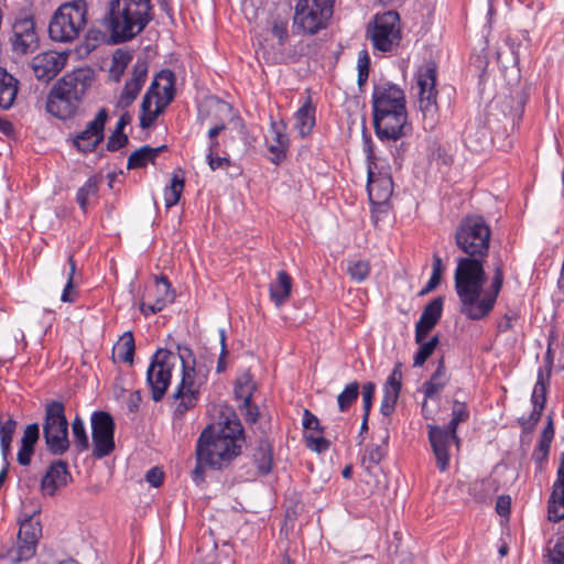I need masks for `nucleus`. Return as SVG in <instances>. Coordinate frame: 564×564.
Returning a JSON list of instances; mask_svg holds the SVG:
<instances>
[{
	"label": "nucleus",
	"mask_w": 564,
	"mask_h": 564,
	"mask_svg": "<svg viewBox=\"0 0 564 564\" xmlns=\"http://www.w3.org/2000/svg\"><path fill=\"white\" fill-rule=\"evenodd\" d=\"M453 237L456 248L464 254L457 258L454 272L459 313L468 319L480 321L491 313L501 292L503 264L501 260L495 264L490 286L484 292L488 279L485 264L490 250V226L482 215L468 214L460 219Z\"/></svg>",
	"instance_id": "obj_1"
},
{
	"label": "nucleus",
	"mask_w": 564,
	"mask_h": 564,
	"mask_svg": "<svg viewBox=\"0 0 564 564\" xmlns=\"http://www.w3.org/2000/svg\"><path fill=\"white\" fill-rule=\"evenodd\" d=\"M245 430L236 414L231 411L218 426L207 425L196 442V466L192 471V480L198 486L205 481V468L221 470L242 452Z\"/></svg>",
	"instance_id": "obj_2"
},
{
	"label": "nucleus",
	"mask_w": 564,
	"mask_h": 564,
	"mask_svg": "<svg viewBox=\"0 0 564 564\" xmlns=\"http://www.w3.org/2000/svg\"><path fill=\"white\" fill-rule=\"evenodd\" d=\"M95 80L96 72L89 66L66 73L52 86L46 98V111L61 120L73 118Z\"/></svg>",
	"instance_id": "obj_3"
},
{
	"label": "nucleus",
	"mask_w": 564,
	"mask_h": 564,
	"mask_svg": "<svg viewBox=\"0 0 564 564\" xmlns=\"http://www.w3.org/2000/svg\"><path fill=\"white\" fill-rule=\"evenodd\" d=\"M151 20V14L140 10L131 11L122 0H109L101 25L110 32L107 43L117 45L134 39Z\"/></svg>",
	"instance_id": "obj_4"
},
{
	"label": "nucleus",
	"mask_w": 564,
	"mask_h": 564,
	"mask_svg": "<svg viewBox=\"0 0 564 564\" xmlns=\"http://www.w3.org/2000/svg\"><path fill=\"white\" fill-rule=\"evenodd\" d=\"M87 23L86 0H73L61 4L48 23V36L58 43H70L79 36Z\"/></svg>",
	"instance_id": "obj_5"
},
{
	"label": "nucleus",
	"mask_w": 564,
	"mask_h": 564,
	"mask_svg": "<svg viewBox=\"0 0 564 564\" xmlns=\"http://www.w3.org/2000/svg\"><path fill=\"white\" fill-rule=\"evenodd\" d=\"M40 512V507L26 511V507L24 506L19 517L20 529L17 545L11 546L6 552H1L0 558L8 560L12 564H18L35 555L37 542L42 535V525L36 518Z\"/></svg>",
	"instance_id": "obj_6"
},
{
	"label": "nucleus",
	"mask_w": 564,
	"mask_h": 564,
	"mask_svg": "<svg viewBox=\"0 0 564 564\" xmlns=\"http://www.w3.org/2000/svg\"><path fill=\"white\" fill-rule=\"evenodd\" d=\"M68 425L64 402H46L42 426L46 449L51 455L62 456L69 449Z\"/></svg>",
	"instance_id": "obj_7"
},
{
	"label": "nucleus",
	"mask_w": 564,
	"mask_h": 564,
	"mask_svg": "<svg viewBox=\"0 0 564 564\" xmlns=\"http://www.w3.org/2000/svg\"><path fill=\"white\" fill-rule=\"evenodd\" d=\"M437 80V65L433 61L426 62L420 67L417 73L419 86V108L423 117V127L426 131H432L440 119V108L437 105V90L435 88Z\"/></svg>",
	"instance_id": "obj_8"
},
{
	"label": "nucleus",
	"mask_w": 564,
	"mask_h": 564,
	"mask_svg": "<svg viewBox=\"0 0 564 564\" xmlns=\"http://www.w3.org/2000/svg\"><path fill=\"white\" fill-rule=\"evenodd\" d=\"M335 0H297L293 26L307 35H315L328 26Z\"/></svg>",
	"instance_id": "obj_9"
},
{
	"label": "nucleus",
	"mask_w": 564,
	"mask_h": 564,
	"mask_svg": "<svg viewBox=\"0 0 564 564\" xmlns=\"http://www.w3.org/2000/svg\"><path fill=\"white\" fill-rule=\"evenodd\" d=\"M176 361V355L165 348H159L151 357L147 370V384L154 402H160L165 397Z\"/></svg>",
	"instance_id": "obj_10"
},
{
	"label": "nucleus",
	"mask_w": 564,
	"mask_h": 564,
	"mask_svg": "<svg viewBox=\"0 0 564 564\" xmlns=\"http://www.w3.org/2000/svg\"><path fill=\"white\" fill-rule=\"evenodd\" d=\"M11 30L9 43L14 54L28 55L40 48V35L32 13L20 11L12 22Z\"/></svg>",
	"instance_id": "obj_11"
},
{
	"label": "nucleus",
	"mask_w": 564,
	"mask_h": 564,
	"mask_svg": "<svg viewBox=\"0 0 564 564\" xmlns=\"http://www.w3.org/2000/svg\"><path fill=\"white\" fill-rule=\"evenodd\" d=\"M368 33L376 50L391 52L399 46L402 39L399 13L391 10L376 14L373 26L368 29Z\"/></svg>",
	"instance_id": "obj_12"
},
{
	"label": "nucleus",
	"mask_w": 564,
	"mask_h": 564,
	"mask_svg": "<svg viewBox=\"0 0 564 564\" xmlns=\"http://www.w3.org/2000/svg\"><path fill=\"white\" fill-rule=\"evenodd\" d=\"M458 425L459 423L453 419L445 426L427 425L429 441L440 471L447 470L449 466V447L452 443H455L457 447L460 444V438L457 435Z\"/></svg>",
	"instance_id": "obj_13"
},
{
	"label": "nucleus",
	"mask_w": 564,
	"mask_h": 564,
	"mask_svg": "<svg viewBox=\"0 0 564 564\" xmlns=\"http://www.w3.org/2000/svg\"><path fill=\"white\" fill-rule=\"evenodd\" d=\"M377 138L382 142L398 141L412 131L406 110L372 112Z\"/></svg>",
	"instance_id": "obj_14"
},
{
	"label": "nucleus",
	"mask_w": 564,
	"mask_h": 564,
	"mask_svg": "<svg viewBox=\"0 0 564 564\" xmlns=\"http://www.w3.org/2000/svg\"><path fill=\"white\" fill-rule=\"evenodd\" d=\"M93 456L101 459L109 456L116 447L115 431L116 423L112 415L107 411H95L90 417Z\"/></svg>",
	"instance_id": "obj_15"
},
{
	"label": "nucleus",
	"mask_w": 564,
	"mask_h": 564,
	"mask_svg": "<svg viewBox=\"0 0 564 564\" xmlns=\"http://www.w3.org/2000/svg\"><path fill=\"white\" fill-rule=\"evenodd\" d=\"M371 107L372 112L406 110L405 94L392 82H373Z\"/></svg>",
	"instance_id": "obj_16"
},
{
	"label": "nucleus",
	"mask_w": 564,
	"mask_h": 564,
	"mask_svg": "<svg viewBox=\"0 0 564 564\" xmlns=\"http://www.w3.org/2000/svg\"><path fill=\"white\" fill-rule=\"evenodd\" d=\"M195 368L193 365H185L182 369V379L172 394V399L177 402L174 409V415L182 417L189 410L194 409L199 399V390L194 388Z\"/></svg>",
	"instance_id": "obj_17"
},
{
	"label": "nucleus",
	"mask_w": 564,
	"mask_h": 564,
	"mask_svg": "<svg viewBox=\"0 0 564 564\" xmlns=\"http://www.w3.org/2000/svg\"><path fill=\"white\" fill-rule=\"evenodd\" d=\"M107 120V109H99L94 120L89 121L86 128L74 137V148L84 154L94 152L105 139V126Z\"/></svg>",
	"instance_id": "obj_18"
},
{
	"label": "nucleus",
	"mask_w": 564,
	"mask_h": 564,
	"mask_svg": "<svg viewBox=\"0 0 564 564\" xmlns=\"http://www.w3.org/2000/svg\"><path fill=\"white\" fill-rule=\"evenodd\" d=\"M550 379L551 377H549L547 373H544L542 368H539L536 382L531 394V402L533 406L532 412L528 417L521 416L518 420L523 432H532L540 421L546 403V392L550 386Z\"/></svg>",
	"instance_id": "obj_19"
},
{
	"label": "nucleus",
	"mask_w": 564,
	"mask_h": 564,
	"mask_svg": "<svg viewBox=\"0 0 564 564\" xmlns=\"http://www.w3.org/2000/svg\"><path fill=\"white\" fill-rule=\"evenodd\" d=\"M68 52L47 51L34 56L30 66L37 80L48 83L65 67Z\"/></svg>",
	"instance_id": "obj_20"
},
{
	"label": "nucleus",
	"mask_w": 564,
	"mask_h": 564,
	"mask_svg": "<svg viewBox=\"0 0 564 564\" xmlns=\"http://www.w3.org/2000/svg\"><path fill=\"white\" fill-rule=\"evenodd\" d=\"M148 70L149 62L147 57H138L132 67V76L129 80L126 82L121 91L118 101L119 107L124 109L134 102L148 78Z\"/></svg>",
	"instance_id": "obj_21"
},
{
	"label": "nucleus",
	"mask_w": 564,
	"mask_h": 564,
	"mask_svg": "<svg viewBox=\"0 0 564 564\" xmlns=\"http://www.w3.org/2000/svg\"><path fill=\"white\" fill-rule=\"evenodd\" d=\"M72 481L73 476L68 469L67 462L56 459L50 464L42 477L41 489L44 495L53 497L59 489L66 487Z\"/></svg>",
	"instance_id": "obj_22"
},
{
	"label": "nucleus",
	"mask_w": 564,
	"mask_h": 564,
	"mask_svg": "<svg viewBox=\"0 0 564 564\" xmlns=\"http://www.w3.org/2000/svg\"><path fill=\"white\" fill-rule=\"evenodd\" d=\"M533 86L524 83L511 90L510 95L505 98L501 109L505 117L510 118L512 127L519 124L524 113V107L531 96Z\"/></svg>",
	"instance_id": "obj_23"
},
{
	"label": "nucleus",
	"mask_w": 564,
	"mask_h": 564,
	"mask_svg": "<svg viewBox=\"0 0 564 564\" xmlns=\"http://www.w3.org/2000/svg\"><path fill=\"white\" fill-rule=\"evenodd\" d=\"M445 297L440 295L431 300L415 324V343L426 339L433 328L438 324L444 307Z\"/></svg>",
	"instance_id": "obj_24"
},
{
	"label": "nucleus",
	"mask_w": 564,
	"mask_h": 564,
	"mask_svg": "<svg viewBox=\"0 0 564 564\" xmlns=\"http://www.w3.org/2000/svg\"><path fill=\"white\" fill-rule=\"evenodd\" d=\"M547 519L554 523L564 519V453L560 455L556 479L547 500Z\"/></svg>",
	"instance_id": "obj_25"
},
{
	"label": "nucleus",
	"mask_w": 564,
	"mask_h": 564,
	"mask_svg": "<svg viewBox=\"0 0 564 564\" xmlns=\"http://www.w3.org/2000/svg\"><path fill=\"white\" fill-rule=\"evenodd\" d=\"M367 192L372 205L386 206L393 192L391 175L376 174L369 170Z\"/></svg>",
	"instance_id": "obj_26"
},
{
	"label": "nucleus",
	"mask_w": 564,
	"mask_h": 564,
	"mask_svg": "<svg viewBox=\"0 0 564 564\" xmlns=\"http://www.w3.org/2000/svg\"><path fill=\"white\" fill-rule=\"evenodd\" d=\"M271 132L273 133V143L268 147L269 152L272 154L270 161L279 165L286 159V152L289 150L290 140L285 133L286 124L284 121L271 120Z\"/></svg>",
	"instance_id": "obj_27"
},
{
	"label": "nucleus",
	"mask_w": 564,
	"mask_h": 564,
	"mask_svg": "<svg viewBox=\"0 0 564 564\" xmlns=\"http://www.w3.org/2000/svg\"><path fill=\"white\" fill-rule=\"evenodd\" d=\"M252 460L260 476H267L273 468V445L267 437H260L252 453Z\"/></svg>",
	"instance_id": "obj_28"
},
{
	"label": "nucleus",
	"mask_w": 564,
	"mask_h": 564,
	"mask_svg": "<svg viewBox=\"0 0 564 564\" xmlns=\"http://www.w3.org/2000/svg\"><path fill=\"white\" fill-rule=\"evenodd\" d=\"M102 183V176L95 174L88 177L83 186L76 193V203L78 204L83 214L88 213V207L91 200L99 198V186Z\"/></svg>",
	"instance_id": "obj_29"
},
{
	"label": "nucleus",
	"mask_w": 564,
	"mask_h": 564,
	"mask_svg": "<svg viewBox=\"0 0 564 564\" xmlns=\"http://www.w3.org/2000/svg\"><path fill=\"white\" fill-rule=\"evenodd\" d=\"M19 89V80L7 72V69L0 67V108L8 110L10 109L17 98Z\"/></svg>",
	"instance_id": "obj_30"
},
{
	"label": "nucleus",
	"mask_w": 564,
	"mask_h": 564,
	"mask_svg": "<svg viewBox=\"0 0 564 564\" xmlns=\"http://www.w3.org/2000/svg\"><path fill=\"white\" fill-rule=\"evenodd\" d=\"M292 278L286 271H279L275 281L270 283V299L276 307H281L290 297Z\"/></svg>",
	"instance_id": "obj_31"
},
{
	"label": "nucleus",
	"mask_w": 564,
	"mask_h": 564,
	"mask_svg": "<svg viewBox=\"0 0 564 564\" xmlns=\"http://www.w3.org/2000/svg\"><path fill=\"white\" fill-rule=\"evenodd\" d=\"M389 437V431L386 430L381 444L370 445L366 448V454L361 458V466L368 474H372L375 467L387 456Z\"/></svg>",
	"instance_id": "obj_32"
},
{
	"label": "nucleus",
	"mask_w": 564,
	"mask_h": 564,
	"mask_svg": "<svg viewBox=\"0 0 564 564\" xmlns=\"http://www.w3.org/2000/svg\"><path fill=\"white\" fill-rule=\"evenodd\" d=\"M448 382V377L446 376V367L444 357H441L435 371L432 373L430 380L423 383V392H424V403L426 404L427 399H432L436 393L442 391Z\"/></svg>",
	"instance_id": "obj_33"
},
{
	"label": "nucleus",
	"mask_w": 564,
	"mask_h": 564,
	"mask_svg": "<svg viewBox=\"0 0 564 564\" xmlns=\"http://www.w3.org/2000/svg\"><path fill=\"white\" fill-rule=\"evenodd\" d=\"M315 126V107L312 105L311 98L297 109L295 112V128L302 138L308 135Z\"/></svg>",
	"instance_id": "obj_34"
},
{
	"label": "nucleus",
	"mask_w": 564,
	"mask_h": 564,
	"mask_svg": "<svg viewBox=\"0 0 564 564\" xmlns=\"http://www.w3.org/2000/svg\"><path fill=\"white\" fill-rule=\"evenodd\" d=\"M154 97L149 94H144L141 106H140V127L142 129H148L158 119V117L165 110V105L162 104V99L159 98L155 101V109L152 110V99Z\"/></svg>",
	"instance_id": "obj_35"
},
{
	"label": "nucleus",
	"mask_w": 564,
	"mask_h": 564,
	"mask_svg": "<svg viewBox=\"0 0 564 564\" xmlns=\"http://www.w3.org/2000/svg\"><path fill=\"white\" fill-rule=\"evenodd\" d=\"M131 122V116L129 112H123L116 127L115 130L111 132V134L108 138V141L106 143V150L110 152L118 151L122 148H124L129 143V138L124 133V127L128 126Z\"/></svg>",
	"instance_id": "obj_36"
},
{
	"label": "nucleus",
	"mask_w": 564,
	"mask_h": 564,
	"mask_svg": "<svg viewBox=\"0 0 564 564\" xmlns=\"http://www.w3.org/2000/svg\"><path fill=\"white\" fill-rule=\"evenodd\" d=\"M17 427L18 421L12 415H8L4 420L0 413V448L4 462L11 455V443Z\"/></svg>",
	"instance_id": "obj_37"
},
{
	"label": "nucleus",
	"mask_w": 564,
	"mask_h": 564,
	"mask_svg": "<svg viewBox=\"0 0 564 564\" xmlns=\"http://www.w3.org/2000/svg\"><path fill=\"white\" fill-rule=\"evenodd\" d=\"M498 491V481L491 477L476 479L469 484L468 492L477 502H485Z\"/></svg>",
	"instance_id": "obj_38"
},
{
	"label": "nucleus",
	"mask_w": 564,
	"mask_h": 564,
	"mask_svg": "<svg viewBox=\"0 0 564 564\" xmlns=\"http://www.w3.org/2000/svg\"><path fill=\"white\" fill-rule=\"evenodd\" d=\"M156 79H161V82H163V97H161V99L162 104L167 107L174 100L176 95V76L171 69L164 68L156 74Z\"/></svg>",
	"instance_id": "obj_39"
},
{
	"label": "nucleus",
	"mask_w": 564,
	"mask_h": 564,
	"mask_svg": "<svg viewBox=\"0 0 564 564\" xmlns=\"http://www.w3.org/2000/svg\"><path fill=\"white\" fill-rule=\"evenodd\" d=\"M444 270L445 268L442 258L437 252H434L432 258L431 276L424 288L419 292V296H424L433 292L442 283Z\"/></svg>",
	"instance_id": "obj_40"
},
{
	"label": "nucleus",
	"mask_w": 564,
	"mask_h": 564,
	"mask_svg": "<svg viewBox=\"0 0 564 564\" xmlns=\"http://www.w3.org/2000/svg\"><path fill=\"white\" fill-rule=\"evenodd\" d=\"M73 443L77 454L89 449V438L84 420L77 414L72 422Z\"/></svg>",
	"instance_id": "obj_41"
},
{
	"label": "nucleus",
	"mask_w": 564,
	"mask_h": 564,
	"mask_svg": "<svg viewBox=\"0 0 564 564\" xmlns=\"http://www.w3.org/2000/svg\"><path fill=\"white\" fill-rule=\"evenodd\" d=\"M185 180L182 175L173 173L171 184L164 189L165 207L171 208L180 202L184 191Z\"/></svg>",
	"instance_id": "obj_42"
},
{
	"label": "nucleus",
	"mask_w": 564,
	"mask_h": 564,
	"mask_svg": "<svg viewBox=\"0 0 564 564\" xmlns=\"http://www.w3.org/2000/svg\"><path fill=\"white\" fill-rule=\"evenodd\" d=\"M256 390V386L252 381V378L249 373H246L239 377L235 382V398L237 400H242V405H248L252 399L253 392Z\"/></svg>",
	"instance_id": "obj_43"
},
{
	"label": "nucleus",
	"mask_w": 564,
	"mask_h": 564,
	"mask_svg": "<svg viewBox=\"0 0 564 564\" xmlns=\"http://www.w3.org/2000/svg\"><path fill=\"white\" fill-rule=\"evenodd\" d=\"M106 41V34L98 29H90L85 35L84 43L76 52L80 57L89 55L95 48Z\"/></svg>",
	"instance_id": "obj_44"
},
{
	"label": "nucleus",
	"mask_w": 564,
	"mask_h": 564,
	"mask_svg": "<svg viewBox=\"0 0 564 564\" xmlns=\"http://www.w3.org/2000/svg\"><path fill=\"white\" fill-rule=\"evenodd\" d=\"M360 386L357 381L348 383L337 397L338 410L347 412L359 397Z\"/></svg>",
	"instance_id": "obj_45"
},
{
	"label": "nucleus",
	"mask_w": 564,
	"mask_h": 564,
	"mask_svg": "<svg viewBox=\"0 0 564 564\" xmlns=\"http://www.w3.org/2000/svg\"><path fill=\"white\" fill-rule=\"evenodd\" d=\"M420 347L413 358V367H422L432 356L440 344L438 335H434L430 340H421L416 343Z\"/></svg>",
	"instance_id": "obj_46"
},
{
	"label": "nucleus",
	"mask_w": 564,
	"mask_h": 564,
	"mask_svg": "<svg viewBox=\"0 0 564 564\" xmlns=\"http://www.w3.org/2000/svg\"><path fill=\"white\" fill-rule=\"evenodd\" d=\"M122 343L117 344L113 350L118 352V358L123 362L133 364L135 351L134 338L132 332H126L122 336Z\"/></svg>",
	"instance_id": "obj_47"
},
{
	"label": "nucleus",
	"mask_w": 564,
	"mask_h": 564,
	"mask_svg": "<svg viewBox=\"0 0 564 564\" xmlns=\"http://www.w3.org/2000/svg\"><path fill=\"white\" fill-rule=\"evenodd\" d=\"M158 282L163 284L162 295L155 296V300L151 303L154 307H158V312H161L167 303H172L175 297V292L172 289V284L167 276L159 275Z\"/></svg>",
	"instance_id": "obj_48"
},
{
	"label": "nucleus",
	"mask_w": 564,
	"mask_h": 564,
	"mask_svg": "<svg viewBox=\"0 0 564 564\" xmlns=\"http://www.w3.org/2000/svg\"><path fill=\"white\" fill-rule=\"evenodd\" d=\"M357 68H358L357 84H358L359 90L362 91L365 85L367 84V80L369 78V73H370V56H369V53L367 50H361L358 53Z\"/></svg>",
	"instance_id": "obj_49"
},
{
	"label": "nucleus",
	"mask_w": 564,
	"mask_h": 564,
	"mask_svg": "<svg viewBox=\"0 0 564 564\" xmlns=\"http://www.w3.org/2000/svg\"><path fill=\"white\" fill-rule=\"evenodd\" d=\"M347 273L356 282L365 281L370 274V263L367 260L351 261L348 264Z\"/></svg>",
	"instance_id": "obj_50"
},
{
	"label": "nucleus",
	"mask_w": 564,
	"mask_h": 564,
	"mask_svg": "<svg viewBox=\"0 0 564 564\" xmlns=\"http://www.w3.org/2000/svg\"><path fill=\"white\" fill-rule=\"evenodd\" d=\"M148 163H152V159L148 153V145H143L135 151H133L127 162L128 170L142 169L148 165Z\"/></svg>",
	"instance_id": "obj_51"
},
{
	"label": "nucleus",
	"mask_w": 564,
	"mask_h": 564,
	"mask_svg": "<svg viewBox=\"0 0 564 564\" xmlns=\"http://www.w3.org/2000/svg\"><path fill=\"white\" fill-rule=\"evenodd\" d=\"M132 61V53L126 48H117L112 54L110 73L119 68V75H123L127 66Z\"/></svg>",
	"instance_id": "obj_52"
},
{
	"label": "nucleus",
	"mask_w": 564,
	"mask_h": 564,
	"mask_svg": "<svg viewBox=\"0 0 564 564\" xmlns=\"http://www.w3.org/2000/svg\"><path fill=\"white\" fill-rule=\"evenodd\" d=\"M400 392L383 388V397L380 404V413L383 416H391L395 410Z\"/></svg>",
	"instance_id": "obj_53"
},
{
	"label": "nucleus",
	"mask_w": 564,
	"mask_h": 564,
	"mask_svg": "<svg viewBox=\"0 0 564 564\" xmlns=\"http://www.w3.org/2000/svg\"><path fill=\"white\" fill-rule=\"evenodd\" d=\"M551 446L546 444L538 443L536 447L532 453V459L535 464L536 471L541 473L544 470L547 463Z\"/></svg>",
	"instance_id": "obj_54"
},
{
	"label": "nucleus",
	"mask_w": 564,
	"mask_h": 564,
	"mask_svg": "<svg viewBox=\"0 0 564 564\" xmlns=\"http://www.w3.org/2000/svg\"><path fill=\"white\" fill-rule=\"evenodd\" d=\"M271 33L278 40L280 47L284 46L289 40L288 22L281 19H275L272 22Z\"/></svg>",
	"instance_id": "obj_55"
},
{
	"label": "nucleus",
	"mask_w": 564,
	"mask_h": 564,
	"mask_svg": "<svg viewBox=\"0 0 564 564\" xmlns=\"http://www.w3.org/2000/svg\"><path fill=\"white\" fill-rule=\"evenodd\" d=\"M402 364L397 362L393 370L389 375L383 388L401 392L402 389Z\"/></svg>",
	"instance_id": "obj_56"
},
{
	"label": "nucleus",
	"mask_w": 564,
	"mask_h": 564,
	"mask_svg": "<svg viewBox=\"0 0 564 564\" xmlns=\"http://www.w3.org/2000/svg\"><path fill=\"white\" fill-rule=\"evenodd\" d=\"M376 392V383L368 381L362 386V410L364 414L370 415Z\"/></svg>",
	"instance_id": "obj_57"
},
{
	"label": "nucleus",
	"mask_w": 564,
	"mask_h": 564,
	"mask_svg": "<svg viewBox=\"0 0 564 564\" xmlns=\"http://www.w3.org/2000/svg\"><path fill=\"white\" fill-rule=\"evenodd\" d=\"M305 443L310 449L318 454L327 452L330 447V441L324 436L305 435Z\"/></svg>",
	"instance_id": "obj_58"
},
{
	"label": "nucleus",
	"mask_w": 564,
	"mask_h": 564,
	"mask_svg": "<svg viewBox=\"0 0 564 564\" xmlns=\"http://www.w3.org/2000/svg\"><path fill=\"white\" fill-rule=\"evenodd\" d=\"M40 438V424L31 423L26 425L24 429L23 435L21 437V444L35 447L37 441Z\"/></svg>",
	"instance_id": "obj_59"
},
{
	"label": "nucleus",
	"mask_w": 564,
	"mask_h": 564,
	"mask_svg": "<svg viewBox=\"0 0 564 564\" xmlns=\"http://www.w3.org/2000/svg\"><path fill=\"white\" fill-rule=\"evenodd\" d=\"M302 425L304 430H312L319 434L325 431V427L321 425L318 417L307 409L303 412Z\"/></svg>",
	"instance_id": "obj_60"
},
{
	"label": "nucleus",
	"mask_w": 564,
	"mask_h": 564,
	"mask_svg": "<svg viewBox=\"0 0 564 564\" xmlns=\"http://www.w3.org/2000/svg\"><path fill=\"white\" fill-rule=\"evenodd\" d=\"M551 564H564V536L557 538L552 550L549 551Z\"/></svg>",
	"instance_id": "obj_61"
},
{
	"label": "nucleus",
	"mask_w": 564,
	"mask_h": 564,
	"mask_svg": "<svg viewBox=\"0 0 564 564\" xmlns=\"http://www.w3.org/2000/svg\"><path fill=\"white\" fill-rule=\"evenodd\" d=\"M206 160L212 171L231 165L230 159L228 156H219V153L206 154Z\"/></svg>",
	"instance_id": "obj_62"
},
{
	"label": "nucleus",
	"mask_w": 564,
	"mask_h": 564,
	"mask_svg": "<svg viewBox=\"0 0 564 564\" xmlns=\"http://www.w3.org/2000/svg\"><path fill=\"white\" fill-rule=\"evenodd\" d=\"M452 419L459 424L469 419V411L465 402L454 401Z\"/></svg>",
	"instance_id": "obj_63"
},
{
	"label": "nucleus",
	"mask_w": 564,
	"mask_h": 564,
	"mask_svg": "<svg viewBox=\"0 0 564 564\" xmlns=\"http://www.w3.org/2000/svg\"><path fill=\"white\" fill-rule=\"evenodd\" d=\"M164 478V474L159 467H152L145 474V480L154 488H158L162 485Z\"/></svg>",
	"instance_id": "obj_64"
}]
</instances>
